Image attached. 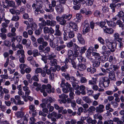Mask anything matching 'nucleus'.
Segmentation results:
<instances>
[{"mask_svg":"<svg viewBox=\"0 0 124 124\" xmlns=\"http://www.w3.org/2000/svg\"><path fill=\"white\" fill-rule=\"evenodd\" d=\"M109 81H110V80L108 77L106 76L100 78L99 81V84Z\"/></svg>","mask_w":124,"mask_h":124,"instance_id":"nucleus-16","label":"nucleus"},{"mask_svg":"<svg viewBox=\"0 0 124 124\" xmlns=\"http://www.w3.org/2000/svg\"><path fill=\"white\" fill-rule=\"evenodd\" d=\"M50 36L52 38V39H53V38L54 37L53 35H45L43 36V37L45 40L47 41L49 39V37Z\"/></svg>","mask_w":124,"mask_h":124,"instance_id":"nucleus-47","label":"nucleus"},{"mask_svg":"<svg viewBox=\"0 0 124 124\" xmlns=\"http://www.w3.org/2000/svg\"><path fill=\"white\" fill-rule=\"evenodd\" d=\"M43 100H44L45 101H48L50 103L54 102L55 101V99L50 97H47V98L45 99H43Z\"/></svg>","mask_w":124,"mask_h":124,"instance_id":"nucleus-29","label":"nucleus"},{"mask_svg":"<svg viewBox=\"0 0 124 124\" xmlns=\"http://www.w3.org/2000/svg\"><path fill=\"white\" fill-rule=\"evenodd\" d=\"M15 8H12L9 10L10 12L12 15H19L20 13L19 10Z\"/></svg>","mask_w":124,"mask_h":124,"instance_id":"nucleus-18","label":"nucleus"},{"mask_svg":"<svg viewBox=\"0 0 124 124\" xmlns=\"http://www.w3.org/2000/svg\"><path fill=\"white\" fill-rule=\"evenodd\" d=\"M72 17V15L70 14H65L62 15L61 17L58 16L56 17V20L60 24L64 25L67 22V20L69 21Z\"/></svg>","mask_w":124,"mask_h":124,"instance_id":"nucleus-1","label":"nucleus"},{"mask_svg":"<svg viewBox=\"0 0 124 124\" xmlns=\"http://www.w3.org/2000/svg\"><path fill=\"white\" fill-rule=\"evenodd\" d=\"M53 7L51 6L50 5H49V8H45V10L47 12L51 13L53 12L54 11V9Z\"/></svg>","mask_w":124,"mask_h":124,"instance_id":"nucleus-26","label":"nucleus"},{"mask_svg":"<svg viewBox=\"0 0 124 124\" xmlns=\"http://www.w3.org/2000/svg\"><path fill=\"white\" fill-rule=\"evenodd\" d=\"M104 27L105 28H103V29L104 32L106 33L112 34L114 32V30L113 29L111 28H108L107 26H105Z\"/></svg>","mask_w":124,"mask_h":124,"instance_id":"nucleus-15","label":"nucleus"},{"mask_svg":"<svg viewBox=\"0 0 124 124\" xmlns=\"http://www.w3.org/2000/svg\"><path fill=\"white\" fill-rule=\"evenodd\" d=\"M108 59L109 62L113 64L115 63L116 58L114 55L109 56L108 57Z\"/></svg>","mask_w":124,"mask_h":124,"instance_id":"nucleus-20","label":"nucleus"},{"mask_svg":"<svg viewBox=\"0 0 124 124\" xmlns=\"http://www.w3.org/2000/svg\"><path fill=\"white\" fill-rule=\"evenodd\" d=\"M113 37L114 40L115 42H117L118 43L116 44L119 49H122L123 48V42L124 39L123 38L120 37L119 34L118 32H116L114 34Z\"/></svg>","mask_w":124,"mask_h":124,"instance_id":"nucleus-2","label":"nucleus"},{"mask_svg":"<svg viewBox=\"0 0 124 124\" xmlns=\"http://www.w3.org/2000/svg\"><path fill=\"white\" fill-rule=\"evenodd\" d=\"M30 28L33 30H35L37 27V24L34 23L32 22L31 24Z\"/></svg>","mask_w":124,"mask_h":124,"instance_id":"nucleus-34","label":"nucleus"},{"mask_svg":"<svg viewBox=\"0 0 124 124\" xmlns=\"http://www.w3.org/2000/svg\"><path fill=\"white\" fill-rule=\"evenodd\" d=\"M63 76L64 77L65 79L67 80H69L70 76V75L68 73H63L62 74Z\"/></svg>","mask_w":124,"mask_h":124,"instance_id":"nucleus-45","label":"nucleus"},{"mask_svg":"<svg viewBox=\"0 0 124 124\" xmlns=\"http://www.w3.org/2000/svg\"><path fill=\"white\" fill-rule=\"evenodd\" d=\"M32 55L33 57L35 58L39 56V52L38 50L37 49L33 50H32Z\"/></svg>","mask_w":124,"mask_h":124,"instance_id":"nucleus-31","label":"nucleus"},{"mask_svg":"<svg viewBox=\"0 0 124 124\" xmlns=\"http://www.w3.org/2000/svg\"><path fill=\"white\" fill-rule=\"evenodd\" d=\"M124 22H122L120 20H118L116 22V24L119 25L120 27H123L124 26Z\"/></svg>","mask_w":124,"mask_h":124,"instance_id":"nucleus-37","label":"nucleus"},{"mask_svg":"<svg viewBox=\"0 0 124 124\" xmlns=\"http://www.w3.org/2000/svg\"><path fill=\"white\" fill-rule=\"evenodd\" d=\"M77 38L79 43L82 45H84L85 44V40L82 37V35L79 33H78Z\"/></svg>","mask_w":124,"mask_h":124,"instance_id":"nucleus-12","label":"nucleus"},{"mask_svg":"<svg viewBox=\"0 0 124 124\" xmlns=\"http://www.w3.org/2000/svg\"><path fill=\"white\" fill-rule=\"evenodd\" d=\"M55 9L57 13L59 14L63 12L64 8L61 5L59 4L58 6H57L55 7Z\"/></svg>","mask_w":124,"mask_h":124,"instance_id":"nucleus-14","label":"nucleus"},{"mask_svg":"<svg viewBox=\"0 0 124 124\" xmlns=\"http://www.w3.org/2000/svg\"><path fill=\"white\" fill-rule=\"evenodd\" d=\"M46 25V22L45 20H43L39 24V25L40 28L42 29L44 26H45Z\"/></svg>","mask_w":124,"mask_h":124,"instance_id":"nucleus-33","label":"nucleus"},{"mask_svg":"<svg viewBox=\"0 0 124 124\" xmlns=\"http://www.w3.org/2000/svg\"><path fill=\"white\" fill-rule=\"evenodd\" d=\"M98 40L101 44L104 45L105 44V41L101 37H99L98 39Z\"/></svg>","mask_w":124,"mask_h":124,"instance_id":"nucleus-53","label":"nucleus"},{"mask_svg":"<svg viewBox=\"0 0 124 124\" xmlns=\"http://www.w3.org/2000/svg\"><path fill=\"white\" fill-rule=\"evenodd\" d=\"M87 71L91 74H93L96 71V69L95 67H90L88 68L87 69Z\"/></svg>","mask_w":124,"mask_h":124,"instance_id":"nucleus-24","label":"nucleus"},{"mask_svg":"<svg viewBox=\"0 0 124 124\" xmlns=\"http://www.w3.org/2000/svg\"><path fill=\"white\" fill-rule=\"evenodd\" d=\"M119 18L123 17L124 16V12L123 11H120L118 12V14L117 15Z\"/></svg>","mask_w":124,"mask_h":124,"instance_id":"nucleus-61","label":"nucleus"},{"mask_svg":"<svg viewBox=\"0 0 124 124\" xmlns=\"http://www.w3.org/2000/svg\"><path fill=\"white\" fill-rule=\"evenodd\" d=\"M67 55L68 56V58L69 59H71V57H73L74 55V52L72 50H69L68 51Z\"/></svg>","mask_w":124,"mask_h":124,"instance_id":"nucleus-27","label":"nucleus"},{"mask_svg":"<svg viewBox=\"0 0 124 124\" xmlns=\"http://www.w3.org/2000/svg\"><path fill=\"white\" fill-rule=\"evenodd\" d=\"M79 88H80V90L81 91V93L83 95H85L86 94V92L85 86L83 85H81Z\"/></svg>","mask_w":124,"mask_h":124,"instance_id":"nucleus-30","label":"nucleus"},{"mask_svg":"<svg viewBox=\"0 0 124 124\" xmlns=\"http://www.w3.org/2000/svg\"><path fill=\"white\" fill-rule=\"evenodd\" d=\"M70 26L71 28L75 31H77L78 30V27L77 24L73 22H71L70 23Z\"/></svg>","mask_w":124,"mask_h":124,"instance_id":"nucleus-23","label":"nucleus"},{"mask_svg":"<svg viewBox=\"0 0 124 124\" xmlns=\"http://www.w3.org/2000/svg\"><path fill=\"white\" fill-rule=\"evenodd\" d=\"M92 54L93 56H94L96 59H99L100 58V56L99 53L95 52H93Z\"/></svg>","mask_w":124,"mask_h":124,"instance_id":"nucleus-44","label":"nucleus"},{"mask_svg":"<svg viewBox=\"0 0 124 124\" xmlns=\"http://www.w3.org/2000/svg\"><path fill=\"white\" fill-rule=\"evenodd\" d=\"M75 59H70L71 60V63L72 65V67L75 69H76L77 67L76 63V62L74 60Z\"/></svg>","mask_w":124,"mask_h":124,"instance_id":"nucleus-52","label":"nucleus"},{"mask_svg":"<svg viewBox=\"0 0 124 124\" xmlns=\"http://www.w3.org/2000/svg\"><path fill=\"white\" fill-rule=\"evenodd\" d=\"M0 37L3 40H5L7 38L6 35L5 33H0Z\"/></svg>","mask_w":124,"mask_h":124,"instance_id":"nucleus-57","label":"nucleus"},{"mask_svg":"<svg viewBox=\"0 0 124 124\" xmlns=\"http://www.w3.org/2000/svg\"><path fill=\"white\" fill-rule=\"evenodd\" d=\"M29 108L30 110L29 112V113L30 114H31L32 112L35 111L36 110L34 106L33 105H30Z\"/></svg>","mask_w":124,"mask_h":124,"instance_id":"nucleus-42","label":"nucleus"},{"mask_svg":"<svg viewBox=\"0 0 124 124\" xmlns=\"http://www.w3.org/2000/svg\"><path fill=\"white\" fill-rule=\"evenodd\" d=\"M97 81V79L96 78H92V79L89 80V81L88 84L89 85H93L96 84Z\"/></svg>","mask_w":124,"mask_h":124,"instance_id":"nucleus-21","label":"nucleus"},{"mask_svg":"<svg viewBox=\"0 0 124 124\" xmlns=\"http://www.w3.org/2000/svg\"><path fill=\"white\" fill-rule=\"evenodd\" d=\"M16 116L18 118H22L24 115L23 112L21 111L18 112L15 114Z\"/></svg>","mask_w":124,"mask_h":124,"instance_id":"nucleus-36","label":"nucleus"},{"mask_svg":"<svg viewBox=\"0 0 124 124\" xmlns=\"http://www.w3.org/2000/svg\"><path fill=\"white\" fill-rule=\"evenodd\" d=\"M18 15H16L13 16L11 20L15 21H18L20 19V17Z\"/></svg>","mask_w":124,"mask_h":124,"instance_id":"nucleus-39","label":"nucleus"},{"mask_svg":"<svg viewBox=\"0 0 124 124\" xmlns=\"http://www.w3.org/2000/svg\"><path fill=\"white\" fill-rule=\"evenodd\" d=\"M16 28L15 27H12L11 30V32H9L7 34L8 37L11 38L13 37L16 36Z\"/></svg>","mask_w":124,"mask_h":124,"instance_id":"nucleus-10","label":"nucleus"},{"mask_svg":"<svg viewBox=\"0 0 124 124\" xmlns=\"http://www.w3.org/2000/svg\"><path fill=\"white\" fill-rule=\"evenodd\" d=\"M108 78L109 80L113 81H115L116 80V78L115 77V72L113 70H112L110 72H108Z\"/></svg>","mask_w":124,"mask_h":124,"instance_id":"nucleus-11","label":"nucleus"},{"mask_svg":"<svg viewBox=\"0 0 124 124\" xmlns=\"http://www.w3.org/2000/svg\"><path fill=\"white\" fill-rule=\"evenodd\" d=\"M110 7L112 10V12L114 13L115 12V8H116V4L114 3H111L109 6Z\"/></svg>","mask_w":124,"mask_h":124,"instance_id":"nucleus-40","label":"nucleus"},{"mask_svg":"<svg viewBox=\"0 0 124 124\" xmlns=\"http://www.w3.org/2000/svg\"><path fill=\"white\" fill-rule=\"evenodd\" d=\"M105 21L106 22L109 27L113 28L115 27L116 23L114 21H108L106 19L105 20Z\"/></svg>","mask_w":124,"mask_h":124,"instance_id":"nucleus-19","label":"nucleus"},{"mask_svg":"<svg viewBox=\"0 0 124 124\" xmlns=\"http://www.w3.org/2000/svg\"><path fill=\"white\" fill-rule=\"evenodd\" d=\"M69 80L70 81V82L74 83L75 82L76 80L74 77L72 76H70Z\"/></svg>","mask_w":124,"mask_h":124,"instance_id":"nucleus-63","label":"nucleus"},{"mask_svg":"<svg viewBox=\"0 0 124 124\" xmlns=\"http://www.w3.org/2000/svg\"><path fill=\"white\" fill-rule=\"evenodd\" d=\"M56 57V55L54 54L53 53H51L49 54V60H50L49 64L51 66H56L58 62L57 60L55 59Z\"/></svg>","mask_w":124,"mask_h":124,"instance_id":"nucleus-4","label":"nucleus"},{"mask_svg":"<svg viewBox=\"0 0 124 124\" xmlns=\"http://www.w3.org/2000/svg\"><path fill=\"white\" fill-rule=\"evenodd\" d=\"M18 48L20 50H23V45L18 43L17 44L16 46V50Z\"/></svg>","mask_w":124,"mask_h":124,"instance_id":"nucleus-56","label":"nucleus"},{"mask_svg":"<svg viewBox=\"0 0 124 124\" xmlns=\"http://www.w3.org/2000/svg\"><path fill=\"white\" fill-rule=\"evenodd\" d=\"M25 73H30L32 71L31 68L29 66L27 67L25 69Z\"/></svg>","mask_w":124,"mask_h":124,"instance_id":"nucleus-58","label":"nucleus"},{"mask_svg":"<svg viewBox=\"0 0 124 124\" xmlns=\"http://www.w3.org/2000/svg\"><path fill=\"white\" fill-rule=\"evenodd\" d=\"M77 58L80 62H85L86 61V60L85 59L83 58L82 56H79Z\"/></svg>","mask_w":124,"mask_h":124,"instance_id":"nucleus-50","label":"nucleus"},{"mask_svg":"<svg viewBox=\"0 0 124 124\" xmlns=\"http://www.w3.org/2000/svg\"><path fill=\"white\" fill-rule=\"evenodd\" d=\"M121 69L123 72H124V60L120 62Z\"/></svg>","mask_w":124,"mask_h":124,"instance_id":"nucleus-64","label":"nucleus"},{"mask_svg":"<svg viewBox=\"0 0 124 124\" xmlns=\"http://www.w3.org/2000/svg\"><path fill=\"white\" fill-rule=\"evenodd\" d=\"M49 54L47 56L46 55L42 57L41 58V60L43 61L45 63H47V60H49Z\"/></svg>","mask_w":124,"mask_h":124,"instance_id":"nucleus-41","label":"nucleus"},{"mask_svg":"<svg viewBox=\"0 0 124 124\" xmlns=\"http://www.w3.org/2000/svg\"><path fill=\"white\" fill-rule=\"evenodd\" d=\"M78 51H75L74 53V55L72 57L73 59H76L79 56V53L78 52Z\"/></svg>","mask_w":124,"mask_h":124,"instance_id":"nucleus-51","label":"nucleus"},{"mask_svg":"<svg viewBox=\"0 0 124 124\" xmlns=\"http://www.w3.org/2000/svg\"><path fill=\"white\" fill-rule=\"evenodd\" d=\"M83 27L89 26V24L88 21L86 20L82 23Z\"/></svg>","mask_w":124,"mask_h":124,"instance_id":"nucleus-60","label":"nucleus"},{"mask_svg":"<svg viewBox=\"0 0 124 124\" xmlns=\"http://www.w3.org/2000/svg\"><path fill=\"white\" fill-rule=\"evenodd\" d=\"M66 47V46L65 45H60L56 47V50L57 51H60L65 48Z\"/></svg>","mask_w":124,"mask_h":124,"instance_id":"nucleus-43","label":"nucleus"},{"mask_svg":"<svg viewBox=\"0 0 124 124\" xmlns=\"http://www.w3.org/2000/svg\"><path fill=\"white\" fill-rule=\"evenodd\" d=\"M76 16V18L78 20V22H80L81 20L83 18L82 16L80 13H77Z\"/></svg>","mask_w":124,"mask_h":124,"instance_id":"nucleus-46","label":"nucleus"},{"mask_svg":"<svg viewBox=\"0 0 124 124\" xmlns=\"http://www.w3.org/2000/svg\"><path fill=\"white\" fill-rule=\"evenodd\" d=\"M43 31L45 34H53L54 32V30L51 27H45L43 28Z\"/></svg>","mask_w":124,"mask_h":124,"instance_id":"nucleus-9","label":"nucleus"},{"mask_svg":"<svg viewBox=\"0 0 124 124\" xmlns=\"http://www.w3.org/2000/svg\"><path fill=\"white\" fill-rule=\"evenodd\" d=\"M82 100L87 103H90L91 102L90 99L88 96H84L82 97Z\"/></svg>","mask_w":124,"mask_h":124,"instance_id":"nucleus-28","label":"nucleus"},{"mask_svg":"<svg viewBox=\"0 0 124 124\" xmlns=\"http://www.w3.org/2000/svg\"><path fill=\"white\" fill-rule=\"evenodd\" d=\"M2 4H1V2H0V12L2 13L3 14H4V12L5 11V8H3V6L2 5Z\"/></svg>","mask_w":124,"mask_h":124,"instance_id":"nucleus-54","label":"nucleus"},{"mask_svg":"<svg viewBox=\"0 0 124 124\" xmlns=\"http://www.w3.org/2000/svg\"><path fill=\"white\" fill-rule=\"evenodd\" d=\"M96 110V108L94 106H91L88 109L87 111L89 113H90L92 112L93 111Z\"/></svg>","mask_w":124,"mask_h":124,"instance_id":"nucleus-49","label":"nucleus"},{"mask_svg":"<svg viewBox=\"0 0 124 124\" xmlns=\"http://www.w3.org/2000/svg\"><path fill=\"white\" fill-rule=\"evenodd\" d=\"M78 70L80 71H83L85 70L86 67L85 65L82 63H81L78 65Z\"/></svg>","mask_w":124,"mask_h":124,"instance_id":"nucleus-22","label":"nucleus"},{"mask_svg":"<svg viewBox=\"0 0 124 124\" xmlns=\"http://www.w3.org/2000/svg\"><path fill=\"white\" fill-rule=\"evenodd\" d=\"M68 95L65 94L64 93L61 94V95H59V97L60 99L58 100L59 103L60 104L62 103L65 104L66 102V98L68 97Z\"/></svg>","mask_w":124,"mask_h":124,"instance_id":"nucleus-6","label":"nucleus"},{"mask_svg":"<svg viewBox=\"0 0 124 124\" xmlns=\"http://www.w3.org/2000/svg\"><path fill=\"white\" fill-rule=\"evenodd\" d=\"M6 4L3 5V8L7 9L9 7H12L16 9L17 6L16 5L15 1L13 0H9L8 1H7Z\"/></svg>","mask_w":124,"mask_h":124,"instance_id":"nucleus-5","label":"nucleus"},{"mask_svg":"<svg viewBox=\"0 0 124 124\" xmlns=\"http://www.w3.org/2000/svg\"><path fill=\"white\" fill-rule=\"evenodd\" d=\"M107 50V48L106 47L105 45L103 46L102 47V50L101 52V53L103 55L106 54V51Z\"/></svg>","mask_w":124,"mask_h":124,"instance_id":"nucleus-48","label":"nucleus"},{"mask_svg":"<svg viewBox=\"0 0 124 124\" xmlns=\"http://www.w3.org/2000/svg\"><path fill=\"white\" fill-rule=\"evenodd\" d=\"M104 107L103 105L100 104L96 108V111L98 113H101L104 111Z\"/></svg>","mask_w":124,"mask_h":124,"instance_id":"nucleus-13","label":"nucleus"},{"mask_svg":"<svg viewBox=\"0 0 124 124\" xmlns=\"http://www.w3.org/2000/svg\"><path fill=\"white\" fill-rule=\"evenodd\" d=\"M107 46L112 52H115L116 48V44L114 43L113 42H108L107 43Z\"/></svg>","mask_w":124,"mask_h":124,"instance_id":"nucleus-7","label":"nucleus"},{"mask_svg":"<svg viewBox=\"0 0 124 124\" xmlns=\"http://www.w3.org/2000/svg\"><path fill=\"white\" fill-rule=\"evenodd\" d=\"M90 29L89 26L84 27V28L83 30V32L84 34H85V32L86 33L90 31Z\"/></svg>","mask_w":124,"mask_h":124,"instance_id":"nucleus-38","label":"nucleus"},{"mask_svg":"<svg viewBox=\"0 0 124 124\" xmlns=\"http://www.w3.org/2000/svg\"><path fill=\"white\" fill-rule=\"evenodd\" d=\"M44 40L43 38L42 37H40L37 39V41L39 44H41Z\"/></svg>","mask_w":124,"mask_h":124,"instance_id":"nucleus-59","label":"nucleus"},{"mask_svg":"<svg viewBox=\"0 0 124 124\" xmlns=\"http://www.w3.org/2000/svg\"><path fill=\"white\" fill-rule=\"evenodd\" d=\"M110 81H109L101 83L99 84V86H100L101 85H102L104 88L107 87L109 86V85L110 83Z\"/></svg>","mask_w":124,"mask_h":124,"instance_id":"nucleus-35","label":"nucleus"},{"mask_svg":"<svg viewBox=\"0 0 124 124\" xmlns=\"http://www.w3.org/2000/svg\"><path fill=\"white\" fill-rule=\"evenodd\" d=\"M32 7L34 11V12L35 15L37 16L39 14V12L41 14L43 13L44 12L42 8L43 6L42 5H38L37 7L36 4L35 3H33L32 6Z\"/></svg>","mask_w":124,"mask_h":124,"instance_id":"nucleus-3","label":"nucleus"},{"mask_svg":"<svg viewBox=\"0 0 124 124\" xmlns=\"http://www.w3.org/2000/svg\"><path fill=\"white\" fill-rule=\"evenodd\" d=\"M67 111L69 114H72V115L73 116L75 115L77 113L76 111L73 112V111L70 109H68L67 110Z\"/></svg>","mask_w":124,"mask_h":124,"instance_id":"nucleus-55","label":"nucleus"},{"mask_svg":"<svg viewBox=\"0 0 124 124\" xmlns=\"http://www.w3.org/2000/svg\"><path fill=\"white\" fill-rule=\"evenodd\" d=\"M61 86L62 87H64L65 86V87L67 88L68 89L71 86V85L68 82L66 83H64L63 81H62L60 84Z\"/></svg>","mask_w":124,"mask_h":124,"instance_id":"nucleus-25","label":"nucleus"},{"mask_svg":"<svg viewBox=\"0 0 124 124\" xmlns=\"http://www.w3.org/2000/svg\"><path fill=\"white\" fill-rule=\"evenodd\" d=\"M101 61L99 59H96L93 62V66L94 67H98L100 65Z\"/></svg>","mask_w":124,"mask_h":124,"instance_id":"nucleus-17","label":"nucleus"},{"mask_svg":"<svg viewBox=\"0 0 124 124\" xmlns=\"http://www.w3.org/2000/svg\"><path fill=\"white\" fill-rule=\"evenodd\" d=\"M48 66L47 65H46L43 69L47 74L49 75L51 73V71L50 68L48 69Z\"/></svg>","mask_w":124,"mask_h":124,"instance_id":"nucleus-32","label":"nucleus"},{"mask_svg":"<svg viewBox=\"0 0 124 124\" xmlns=\"http://www.w3.org/2000/svg\"><path fill=\"white\" fill-rule=\"evenodd\" d=\"M42 29L39 28L38 29L36 30L35 31V34L37 36L39 35L42 32Z\"/></svg>","mask_w":124,"mask_h":124,"instance_id":"nucleus-62","label":"nucleus"},{"mask_svg":"<svg viewBox=\"0 0 124 124\" xmlns=\"http://www.w3.org/2000/svg\"><path fill=\"white\" fill-rule=\"evenodd\" d=\"M66 26H64L63 28V30L67 32L69 36V37L70 38H73L75 36L74 33L73 31H70V32H68L69 31L70 28L69 27H68L66 28Z\"/></svg>","mask_w":124,"mask_h":124,"instance_id":"nucleus-8","label":"nucleus"}]
</instances>
